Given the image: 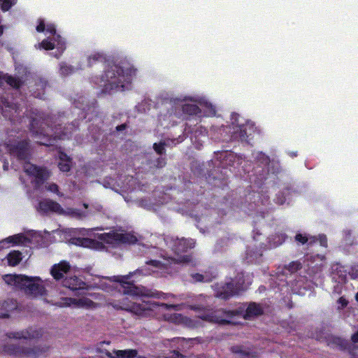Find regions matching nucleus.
Returning <instances> with one entry per match:
<instances>
[{
    "label": "nucleus",
    "mask_w": 358,
    "mask_h": 358,
    "mask_svg": "<svg viewBox=\"0 0 358 358\" xmlns=\"http://www.w3.org/2000/svg\"><path fill=\"white\" fill-rule=\"evenodd\" d=\"M45 24L43 20H40L38 24L36 26V31L39 33L43 32L45 31Z\"/></svg>",
    "instance_id": "ea45409f"
},
{
    "label": "nucleus",
    "mask_w": 358,
    "mask_h": 358,
    "mask_svg": "<svg viewBox=\"0 0 358 358\" xmlns=\"http://www.w3.org/2000/svg\"><path fill=\"white\" fill-rule=\"evenodd\" d=\"M52 122L50 117L45 116L43 113H36L31 117L29 130L32 136L37 138V143L47 147L53 146L58 139L69 138L73 130L75 124H70L62 130L60 124L54 127L50 125Z\"/></svg>",
    "instance_id": "7ed1b4c3"
},
{
    "label": "nucleus",
    "mask_w": 358,
    "mask_h": 358,
    "mask_svg": "<svg viewBox=\"0 0 358 358\" xmlns=\"http://www.w3.org/2000/svg\"><path fill=\"white\" fill-rule=\"evenodd\" d=\"M166 145L164 141H161L159 143H155L153 144V149L157 155H162L165 152V146Z\"/></svg>",
    "instance_id": "473e14b6"
},
{
    "label": "nucleus",
    "mask_w": 358,
    "mask_h": 358,
    "mask_svg": "<svg viewBox=\"0 0 358 358\" xmlns=\"http://www.w3.org/2000/svg\"><path fill=\"white\" fill-rule=\"evenodd\" d=\"M0 107L2 109L3 115L10 120L13 117V113H17V110L16 104L10 101L8 97L3 96L0 97Z\"/></svg>",
    "instance_id": "2eb2a0df"
},
{
    "label": "nucleus",
    "mask_w": 358,
    "mask_h": 358,
    "mask_svg": "<svg viewBox=\"0 0 358 358\" xmlns=\"http://www.w3.org/2000/svg\"><path fill=\"white\" fill-rule=\"evenodd\" d=\"M221 157H234L232 155V152H229V151H224L223 152L222 154H221Z\"/></svg>",
    "instance_id": "c03bdc74"
},
{
    "label": "nucleus",
    "mask_w": 358,
    "mask_h": 358,
    "mask_svg": "<svg viewBox=\"0 0 358 358\" xmlns=\"http://www.w3.org/2000/svg\"><path fill=\"white\" fill-rule=\"evenodd\" d=\"M357 358H358V357H357Z\"/></svg>",
    "instance_id": "052dcab7"
},
{
    "label": "nucleus",
    "mask_w": 358,
    "mask_h": 358,
    "mask_svg": "<svg viewBox=\"0 0 358 358\" xmlns=\"http://www.w3.org/2000/svg\"><path fill=\"white\" fill-rule=\"evenodd\" d=\"M235 315L234 311H226L223 309H219L206 314L201 317V319L217 323H228L230 322L231 319Z\"/></svg>",
    "instance_id": "ddd939ff"
},
{
    "label": "nucleus",
    "mask_w": 358,
    "mask_h": 358,
    "mask_svg": "<svg viewBox=\"0 0 358 358\" xmlns=\"http://www.w3.org/2000/svg\"><path fill=\"white\" fill-rule=\"evenodd\" d=\"M161 306L164 307L166 309L173 308L176 310H180L182 307V305H173V304H167V303H162Z\"/></svg>",
    "instance_id": "a19ab883"
},
{
    "label": "nucleus",
    "mask_w": 358,
    "mask_h": 358,
    "mask_svg": "<svg viewBox=\"0 0 358 358\" xmlns=\"http://www.w3.org/2000/svg\"><path fill=\"white\" fill-rule=\"evenodd\" d=\"M320 245L323 247L327 246V239L324 235H320L318 237Z\"/></svg>",
    "instance_id": "79ce46f5"
},
{
    "label": "nucleus",
    "mask_w": 358,
    "mask_h": 358,
    "mask_svg": "<svg viewBox=\"0 0 358 358\" xmlns=\"http://www.w3.org/2000/svg\"><path fill=\"white\" fill-rule=\"evenodd\" d=\"M297 155L296 152H292L291 153V157H296Z\"/></svg>",
    "instance_id": "603ef678"
},
{
    "label": "nucleus",
    "mask_w": 358,
    "mask_h": 358,
    "mask_svg": "<svg viewBox=\"0 0 358 358\" xmlns=\"http://www.w3.org/2000/svg\"><path fill=\"white\" fill-rule=\"evenodd\" d=\"M210 108H211L210 114L212 115H214L215 114V110L214 108H213L212 106H210Z\"/></svg>",
    "instance_id": "09e8293b"
},
{
    "label": "nucleus",
    "mask_w": 358,
    "mask_h": 358,
    "mask_svg": "<svg viewBox=\"0 0 358 358\" xmlns=\"http://www.w3.org/2000/svg\"><path fill=\"white\" fill-rule=\"evenodd\" d=\"M88 66L97 63L103 64L107 69L101 76L100 85L103 86L102 92L112 94L116 91H123L126 85L131 83L136 69L129 64L121 66L110 62L102 52H95L87 58Z\"/></svg>",
    "instance_id": "f03ea898"
},
{
    "label": "nucleus",
    "mask_w": 358,
    "mask_h": 358,
    "mask_svg": "<svg viewBox=\"0 0 358 358\" xmlns=\"http://www.w3.org/2000/svg\"><path fill=\"white\" fill-rule=\"evenodd\" d=\"M23 164V169L26 173L34 178L36 185L42 184L50 175V173L44 168L38 167L29 162H26V158H17Z\"/></svg>",
    "instance_id": "6e6552de"
},
{
    "label": "nucleus",
    "mask_w": 358,
    "mask_h": 358,
    "mask_svg": "<svg viewBox=\"0 0 358 358\" xmlns=\"http://www.w3.org/2000/svg\"><path fill=\"white\" fill-rule=\"evenodd\" d=\"M192 278L193 279L195 280V281H197V282H210L212 280L213 278H215V275H213V274H199V273H195V274H193L192 275Z\"/></svg>",
    "instance_id": "bb28decb"
},
{
    "label": "nucleus",
    "mask_w": 358,
    "mask_h": 358,
    "mask_svg": "<svg viewBox=\"0 0 358 358\" xmlns=\"http://www.w3.org/2000/svg\"><path fill=\"white\" fill-rule=\"evenodd\" d=\"M5 150L11 157H30L32 152L31 141L27 138H9L0 143V152Z\"/></svg>",
    "instance_id": "0eeeda50"
},
{
    "label": "nucleus",
    "mask_w": 358,
    "mask_h": 358,
    "mask_svg": "<svg viewBox=\"0 0 358 358\" xmlns=\"http://www.w3.org/2000/svg\"><path fill=\"white\" fill-rule=\"evenodd\" d=\"M106 355L110 358H143L138 356V351L134 349L113 350L112 352L107 351Z\"/></svg>",
    "instance_id": "f3484780"
},
{
    "label": "nucleus",
    "mask_w": 358,
    "mask_h": 358,
    "mask_svg": "<svg viewBox=\"0 0 358 358\" xmlns=\"http://www.w3.org/2000/svg\"><path fill=\"white\" fill-rule=\"evenodd\" d=\"M8 315L7 313H3L2 315H0V317H6Z\"/></svg>",
    "instance_id": "5fc2aeb1"
},
{
    "label": "nucleus",
    "mask_w": 358,
    "mask_h": 358,
    "mask_svg": "<svg viewBox=\"0 0 358 358\" xmlns=\"http://www.w3.org/2000/svg\"><path fill=\"white\" fill-rule=\"evenodd\" d=\"M6 243V239H5V240H3V241H0V249L3 247V246H2V244H3V243Z\"/></svg>",
    "instance_id": "3c124183"
},
{
    "label": "nucleus",
    "mask_w": 358,
    "mask_h": 358,
    "mask_svg": "<svg viewBox=\"0 0 358 358\" xmlns=\"http://www.w3.org/2000/svg\"><path fill=\"white\" fill-rule=\"evenodd\" d=\"M35 85L37 87V90H41L42 92H34V95L36 97L41 98L44 94V90L48 85V81L42 78H38L35 80Z\"/></svg>",
    "instance_id": "b1692460"
},
{
    "label": "nucleus",
    "mask_w": 358,
    "mask_h": 358,
    "mask_svg": "<svg viewBox=\"0 0 358 358\" xmlns=\"http://www.w3.org/2000/svg\"><path fill=\"white\" fill-rule=\"evenodd\" d=\"M70 264L66 262L62 261L59 264H55L50 271L51 275L55 280H60L63 278L64 274L70 271Z\"/></svg>",
    "instance_id": "dca6fc26"
},
{
    "label": "nucleus",
    "mask_w": 358,
    "mask_h": 358,
    "mask_svg": "<svg viewBox=\"0 0 358 358\" xmlns=\"http://www.w3.org/2000/svg\"><path fill=\"white\" fill-rule=\"evenodd\" d=\"M231 122L233 125L234 136L243 143L252 145L255 135L260 134V130L253 122L245 120L237 113H231Z\"/></svg>",
    "instance_id": "423d86ee"
},
{
    "label": "nucleus",
    "mask_w": 358,
    "mask_h": 358,
    "mask_svg": "<svg viewBox=\"0 0 358 358\" xmlns=\"http://www.w3.org/2000/svg\"><path fill=\"white\" fill-rule=\"evenodd\" d=\"M8 263L10 266H16L22 260V254L19 251H13L7 256Z\"/></svg>",
    "instance_id": "393cba45"
},
{
    "label": "nucleus",
    "mask_w": 358,
    "mask_h": 358,
    "mask_svg": "<svg viewBox=\"0 0 358 358\" xmlns=\"http://www.w3.org/2000/svg\"><path fill=\"white\" fill-rule=\"evenodd\" d=\"M4 82H6L10 87H12L16 90L20 89L24 84V81L21 78L13 77L12 76H9L8 74L6 75V78H5Z\"/></svg>",
    "instance_id": "5701e85b"
},
{
    "label": "nucleus",
    "mask_w": 358,
    "mask_h": 358,
    "mask_svg": "<svg viewBox=\"0 0 358 358\" xmlns=\"http://www.w3.org/2000/svg\"><path fill=\"white\" fill-rule=\"evenodd\" d=\"M39 47L46 50H52L55 48V44L49 38L43 39L39 44Z\"/></svg>",
    "instance_id": "c85d7f7f"
},
{
    "label": "nucleus",
    "mask_w": 358,
    "mask_h": 358,
    "mask_svg": "<svg viewBox=\"0 0 358 358\" xmlns=\"http://www.w3.org/2000/svg\"><path fill=\"white\" fill-rule=\"evenodd\" d=\"M37 210L43 213L54 212L60 215H64L65 213V210L58 203L49 199L41 201Z\"/></svg>",
    "instance_id": "4468645a"
},
{
    "label": "nucleus",
    "mask_w": 358,
    "mask_h": 358,
    "mask_svg": "<svg viewBox=\"0 0 358 358\" xmlns=\"http://www.w3.org/2000/svg\"><path fill=\"white\" fill-rule=\"evenodd\" d=\"M352 341L355 343H358V331L352 336Z\"/></svg>",
    "instance_id": "a18cd8bd"
},
{
    "label": "nucleus",
    "mask_w": 358,
    "mask_h": 358,
    "mask_svg": "<svg viewBox=\"0 0 358 358\" xmlns=\"http://www.w3.org/2000/svg\"><path fill=\"white\" fill-rule=\"evenodd\" d=\"M64 214L71 215L73 217L78 219H83L87 216V214L85 213L80 212L79 210L69 208Z\"/></svg>",
    "instance_id": "7c9ffc66"
},
{
    "label": "nucleus",
    "mask_w": 358,
    "mask_h": 358,
    "mask_svg": "<svg viewBox=\"0 0 358 358\" xmlns=\"http://www.w3.org/2000/svg\"><path fill=\"white\" fill-rule=\"evenodd\" d=\"M138 271H136L138 272ZM135 273V272H134ZM134 273H130L126 275H117L111 278L103 277L98 284V287L102 289L108 291L111 282H119L122 292L124 294L122 298L118 301H113L109 303L115 309L124 310L131 312L136 315H142L146 310H151L155 303H149L143 302L142 303H136L130 301L125 295L132 296H148L156 297V296L149 289L144 287H137L128 282V280L132 276Z\"/></svg>",
    "instance_id": "f257e3e1"
},
{
    "label": "nucleus",
    "mask_w": 358,
    "mask_h": 358,
    "mask_svg": "<svg viewBox=\"0 0 358 358\" xmlns=\"http://www.w3.org/2000/svg\"><path fill=\"white\" fill-rule=\"evenodd\" d=\"M55 305L61 308L73 306L76 308L85 309H94L97 306L94 301L87 297H82L80 299L65 297L55 303Z\"/></svg>",
    "instance_id": "f8f14e48"
},
{
    "label": "nucleus",
    "mask_w": 358,
    "mask_h": 358,
    "mask_svg": "<svg viewBox=\"0 0 358 358\" xmlns=\"http://www.w3.org/2000/svg\"><path fill=\"white\" fill-rule=\"evenodd\" d=\"M234 157H242L241 155H237L236 154V155Z\"/></svg>",
    "instance_id": "13d9d810"
},
{
    "label": "nucleus",
    "mask_w": 358,
    "mask_h": 358,
    "mask_svg": "<svg viewBox=\"0 0 358 358\" xmlns=\"http://www.w3.org/2000/svg\"><path fill=\"white\" fill-rule=\"evenodd\" d=\"M3 34V27H0V36Z\"/></svg>",
    "instance_id": "864d4df0"
},
{
    "label": "nucleus",
    "mask_w": 358,
    "mask_h": 358,
    "mask_svg": "<svg viewBox=\"0 0 358 358\" xmlns=\"http://www.w3.org/2000/svg\"><path fill=\"white\" fill-rule=\"evenodd\" d=\"M3 280L6 284L23 289L29 295L38 296L46 294V290L41 284L42 280L39 277L29 278L24 275H6Z\"/></svg>",
    "instance_id": "20e7f679"
},
{
    "label": "nucleus",
    "mask_w": 358,
    "mask_h": 358,
    "mask_svg": "<svg viewBox=\"0 0 358 358\" xmlns=\"http://www.w3.org/2000/svg\"><path fill=\"white\" fill-rule=\"evenodd\" d=\"M98 238L108 244L128 243L137 241V237L131 233L109 232L99 234Z\"/></svg>",
    "instance_id": "1a4fd4ad"
},
{
    "label": "nucleus",
    "mask_w": 358,
    "mask_h": 358,
    "mask_svg": "<svg viewBox=\"0 0 358 358\" xmlns=\"http://www.w3.org/2000/svg\"><path fill=\"white\" fill-rule=\"evenodd\" d=\"M63 285L71 289H79L84 287L85 282L76 276H71L64 280Z\"/></svg>",
    "instance_id": "6ab92c4d"
},
{
    "label": "nucleus",
    "mask_w": 358,
    "mask_h": 358,
    "mask_svg": "<svg viewBox=\"0 0 358 358\" xmlns=\"http://www.w3.org/2000/svg\"><path fill=\"white\" fill-rule=\"evenodd\" d=\"M10 338L25 339V340H38L40 338L48 341L50 336L39 328H29L17 332L10 333Z\"/></svg>",
    "instance_id": "9b49d317"
},
{
    "label": "nucleus",
    "mask_w": 358,
    "mask_h": 358,
    "mask_svg": "<svg viewBox=\"0 0 358 358\" xmlns=\"http://www.w3.org/2000/svg\"><path fill=\"white\" fill-rule=\"evenodd\" d=\"M170 320L171 322L176 324H181L187 327L194 326L193 322L190 319L184 317L180 314H174L171 315Z\"/></svg>",
    "instance_id": "4be33fe9"
},
{
    "label": "nucleus",
    "mask_w": 358,
    "mask_h": 358,
    "mask_svg": "<svg viewBox=\"0 0 358 358\" xmlns=\"http://www.w3.org/2000/svg\"><path fill=\"white\" fill-rule=\"evenodd\" d=\"M182 111L184 113L189 115L202 116L201 108L196 104L186 103L182 106Z\"/></svg>",
    "instance_id": "412c9836"
},
{
    "label": "nucleus",
    "mask_w": 358,
    "mask_h": 358,
    "mask_svg": "<svg viewBox=\"0 0 358 358\" xmlns=\"http://www.w3.org/2000/svg\"><path fill=\"white\" fill-rule=\"evenodd\" d=\"M25 237L22 234H17L10 236L6 239V243H22L25 241Z\"/></svg>",
    "instance_id": "2f4dec72"
},
{
    "label": "nucleus",
    "mask_w": 358,
    "mask_h": 358,
    "mask_svg": "<svg viewBox=\"0 0 358 358\" xmlns=\"http://www.w3.org/2000/svg\"><path fill=\"white\" fill-rule=\"evenodd\" d=\"M50 345H45L43 348H38L28 349L20 347H17L13 344H8L5 345L2 350L3 352L13 356H26V357H36L48 350Z\"/></svg>",
    "instance_id": "9d476101"
},
{
    "label": "nucleus",
    "mask_w": 358,
    "mask_h": 358,
    "mask_svg": "<svg viewBox=\"0 0 358 358\" xmlns=\"http://www.w3.org/2000/svg\"><path fill=\"white\" fill-rule=\"evenodd\" d=\"M17 0H0V7L3 11L9 10L16 3Z\"/></svg>",
    "instance_id": "c756f323"
},
{
    "label": "nucleus",
    "mask_w": 358,
    "mask_h": 358,
    "mask_svg": "<svg viewBox=\"0 0 358 358\" xmlns=\"http://www.w3.org/2000/svg\"><path fill=\"white\" fill-rule=\"evenodd\" d=\"M3 168H4V169H8V165H6L5 163L3 164Z\"/></svg>",
    "instance_id": "6e6d98bb"
},
{
    "label": "nucleus",
    "mask_w": 358,
    "mask_h": 358,
    "mask_svg": "<svg viewBox=\"0 0 358 358\" xmlns=\"http://www.w3.org/2000/svg\"><path fill=\"white\" fill-rule=\"evenodd\" d=\"M75 244L83 247H92L94 244L93 241L89 238H80L75 242Z\"/></svg>",
    "instance_id": "f704fd0d"
},
{
    "label": "nucleus",
    "mask_w": 358,
    "mask_h": 358,
    "mask_svg": "<svg viewBox=\"0 0 358 358\" xmlns=\"http://www.w3.org/2000/svg\"><path fill=\"white\" fill-rule=\"evenodd\" d=\"M301 267V265L299 262H292L287 266V269L291 272H295L300 269Z\"/></svg>",
    "instance_id": "c9c22d12"
},
{
    "label": "nucleus",
    "mask_w": 358,
    "mask_h": 358,
    "mask_svg": "<svg viewBox=\"0 0 358 358\" xmlns=\"http://www.w3.org/2000/svg\"><path fill=\"white\" fill-rule=\"evenodd\" d=\"M45 187H46L47 190L52 192H55L59 196H62V194H60V192H59L58 186L56 184H55V183L48 184V185L45 186Z\"/></svg>",
    "instance_id": "e433bc0d"
},
{
    "label": "nucleus",
    "mask_w": 358,
    "mask_h": 358,
    "mask_svg": "<svg viewBox=\"0 0 358 358\" xmlns=\"http://www.w3.org/2000/svg\"><path fill=\"white\" fill-rule=\"evenodd\" d=\"M1 308L6 310V311H9L10 310L14 308L15 304L12 301H5L1 304Z\"/></svg>",
    "instance_id": "4c0bfd02"
},
{
    "label": "nucleus",
    "mask_w": 358,
    "mask_h": 358,
    "mask_svg": "<svg viewBox=\"0 0 358 358\" xmlns=\"http://www.w3.org/2000/svg\"><path fill=\"white\" fill-rule=\"evenodd\" d=\"M340 302L342 303L343 306L346 305V301L343 299L342 298L340 299Z\"/></svg>",
    "instance_id": "8fccbe9b"
},
{
    "label": "nucleus",
    "mask_w": 358,
    "mask_h": 358,
    "mask_svg": "<svg viewBox=\"0 0 358 358\" xmlns=\"http://www.w3.org/2000/svg\"><path fill=\"white\" fill-rule=\"evenodd\" d=\"M262 313V309L259 306L253 303H250L247 308L245 317L248 318L253 316L259 315Z\"/></svg>",
    "instance_id": "a878e982"
},
{
    "label": "nucleus",
    "mask_w": 358,
    "mask_h": 358,
    "mask_svg": "<svg viewBox=\"0 0 358 358\" xmlns=\"http://www.w3.org/2000/svg\"><path fill=\"white\" fill-rule=\"evenodd\" d=\"M45 31L47 33H50V34L55 36V41H57V48L59 49H61L62 51H64L65 50V42L63 41L60 35L57 34V30L55 24H49L46 26Z\"/></svg>",
    "instance_id": "aec40b11"
},
{
    "label": "nucleus",
    "mask_w": 358,
    "mask_h": 358,
    "mask_svg": "<svg viewBox=\"0 0 358 358\" xmlns=\"http://www.w3.org/2000/svg\"><path fill=\"white\" fill-rule=\"evenodd\" d=\"M58 166L63 172L69 171L71 166V158H60Z\"/></svg>",
    "instance_id": "cd10ccee"
},
{
    "label": "nucleus",
    "mask_w": 358,
    "mask_h": 358,
    "mask_svg": "<svg viewBox=\"0 0 358 358\" xmlns=\"http://www.w3.org/2000/svg\"><path fill=\"white\" fill-rule=\"evenodd\" d=\"M74 71V69L71 66H68L65 64H63L60 66V73L64 76H69Z\"/></svg>",
    "instance_id": "72a5a7b5"
},
{
    "label": "nucleus",
    "mask_w": 358,
    "mask_h": 358,
    "mask_svg": "<svg viewBox=\"0 0 358 358\" xmlns=\"http://www.w3.org/2000/svg\"><path fill=\"white\" fill-rule=\"evenodd\" d=\"M241 289H243V287L241 285H235L232 282H227L225 286L222 287V290H221L217 296L223 299H227L230 296L238 294Z\"/></svg>",
    "instance_id": "a211bd4d"
},
{
    "label": "nucleus",
    "mask_w": 358,
    "mask_h": 358,
    "mask_svg": "<svg viewBox=\"0 0 358 358\" xmlns=\"http://www.w3.org/2000/svg\"><path fill=\"white\" fill-rule=\"evenodd\" d=\"M167 244L175 251L176 257H169V259H164V262L159 260H151L150 264L157 268H166L171 262L177 263H188L190 259L188 257L180 255V252H185L188 248H192L194 246V241L192 239H173V238H168L166 239Z\"/></svg>",
    "instance_id": "39448f33"
},
{
    "label": "nucleus",
    "mask_w": 358,
    "mask_h": 358,
    "mask_svg": "<svg viewBox=\"0 0 358 358\" xmlns=\"http://www.w3.org/2000/svg\"><path fill=\"white\" fill-rule=\"evenodd\" d=\"M58 157H69L66 154L62 152H59V156Z\"/></svg>",
    "instance_id": "de8ad7c7"
},
{
    "label": "nucleus",
    "mask_w": 358,
    "mask_h": 358,
    "mask_svg": "<svg viewBox=\"0 0 358 358\" xmlns=\"http://www.w3.org/2000/svg\"><path fill=\"white\" fill-rule=\"evenodd\" d=\"M128 128V125L127 123H123L120 125H117L116 127H115V131H113V133L115 134V132L117 133H120V132H123V131H125Z\"/></svg>",
    "instance_id": "58836bf2"
},
{
    "label": "nucleus",
    "mask_w": 358,
    "mask_h": 358,
    "mask_svg": "<svg viewBox=\"0 0 358 358\" xmlns=\"http://www.w3.org/2000/svg\"><path fill=\"white\" fill-rule=\"evenodd\" d=\"M5 78H6V75H3L2 73L0 72V86L3 84Z\"/></svg>",
    "instance_id": "49530a36"
},
{
    "label": "nucleus",
    "mask_w": 358,
    "mask_h": 358,
    "mask_svg": "<svg viewBox=\"0 0 358 358\" xmlns=\"http://www.w3.org/2000/svg\"><path fill=\"white\" fill-rule=\"evenodd\" d=\"M83 205H84V206H85V208H87V206H87V204H86V203H84Z\"/></svg>",
    "instance_id": "bf43d9fd"
},
{
    "label": "nucleus",
    "mask_w": 358,
    "mask_h": 358,
    "mask_svg": "<svg viewBox=\"0 0 358 358\" xmlns=\"http://www.w3.org/2000/svg\"><path fill=\"white\" fill-rule=\"evenodd\" d=\"M296 241L301 242V243H305L308 241V238L306 236H304L301 234H297L295 237Z\"/></svg>",
    "instance_id": "37998d69"
},
{
    "label": "nucleus",
    "mask_w": 358,
    "mask_h": 358,
    "mask_svg": "<svg viewBox=\"0 0 358 358\" xmlns=\"http://www.w3.org/2000/svg\"><path fill=\"white\" fill-rule=\"evenodd\" d=\"M355 298H356V300L358 301V292L357 293Z\"/></svg>",
    "instance_id": "4d7b16f0"
}]
</instances>
